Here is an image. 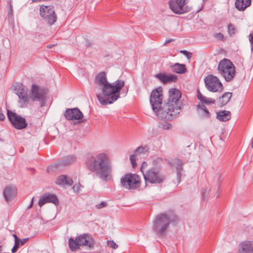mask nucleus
<instances>
[{
  "mask_svg": "<svg viewBox=\"0 0 253 253\" xmlns=\"http://www.w3.org/2000/svg\"><path fill=\"white\" fill-rule=\"evenodd\" d=\"M216 118L220 121L226 122L231 118V113L228 111H220L216 113Z\"/></svg>",
  "mask_w": 253,
  "mask_h": 253,
  "instance_id": "nucleus-24",
  "label": "nucleus"
},
{
  "mask_svg": "<svg viewBox=\"0 0 253 253\" xmlns=\"http://www.w3.org/2000/svg\"><path fill=\"white\" fill-rule=\"evenodd\" d=\"M64 115L69 120H80L83 117V113L78 108L67 109Z\"/></svg>",
  "mask_w": 253,
  "mask_h": 253,
  "instance_id": "nucleus-17",
  "label": "nucleus"
},
{
  "mask_svg": "<svg viewBox=\"0 0 253 253\" xmlns=\"http://www.w3.org/2000/svg\"><path fill=\"white\" fill-rule=\"evenodd\" d=\"M171 221L170 217L166 213L158 214L154 218L152 226V231L157 236L166 235Z\"/></svg>",
  "mask_w": 253,
  "mask_h": 253,
  "instance_id": "nucleus-4",
  "label": "nucleus"
},
{
  "mask_svg": "<svg viewBox=\"0 0 253 253\" xmlns=\"http://www.w3.org/2000/svg\"><path fill=\"white\" fill-rule=\"evenodd\" d=\"M54 46L53 44H49L46 46L47 48H50Z\"/></svg>",
  "mask_w": 253,
  "mask_h": 253,
  "instance_id": "nucleus-47",
  "label": "nucleus"
},
{
  "mask_svg": "<svg viewBox=\"0 0 253 253\" xmlns=\"http://www.w3.org/2000/svg\"><path fill=\"white\" fill-rule=\"evenodd\" d=\"M155 77L164 84L175 83L177 80L176 76L172 74L167 75L165 73L157 74L155 75Z\"/></svg>",
  "mask_w": 253,
  "mask_h": 253,
  "instance_id": "nucleus-20",
  "label": "nucleus"
},
{
  "mask_svg": "<svg viewBox=\"0 0 253 253\" xmlns=\"http://www.w3.org/2000/svg\"><path fill=\"white\" fill-rule=\"evenodd\" d=\"M197 98L202 103L208 105L215 103V101L214 99L206 97L201 93L199 89L197 90Z\"/></svg>",
  "mask_w": 253,
  "mask_h": 253,
  "instance_id": "nucleus-26",
  "label": "nucleus"
},
{
  "mask_svg": "<svg viewBox=\"0 0 253 253\" xmlns=\"http://www.w3.org/2000/svg\"><path fill=\"white\" fill-rule=\"evenodd\" d=\"M17 189L14 186H6L3 191V195L7 202L12 201L16 196Z\"/></svg>",
  "mask_w": 253,
  "mask_h": 253,
  "instance_id": "nucleus-19",
  "label": "nucleus"
},
{
  "mask_svg": "<svg viewBox=\"0 0 253 253\" xmlns=\"http://www.w3.org/2000/svg\"><path fill=\"white\" fill-rule=\"evenodd\" d=\"M87 168L102 180H106L111 171L110 160L107 154L102 153L88 157L85 161Z\"/></svg>",
  "mask_w": 253,
  "mask_h": 253,
  "instance_id": "nucleus-3",
  "label": "nucleus"
},
{
  "mask_svg": "<svg viewBox=\"0 0 253 253\" xmlns=\"http://www.w3.org/2000/svg\"><path fill=\"white\" fill-rule=\"evenodd\" d=\"M188 0H169V5L171 10L176 14L189 12L191 7L186 5Z\"/></svg>",
  "mask_w": 253,
  "mask_h": 253,
  "instance_id": "nucleus-10",
  "label": "nucleus"
},
{
  "mask_svg": "<svg viewBox=\"0 0 253 253\" xmlns=\"http://www.w3.org/2000/svg\"><path fill=\"white\" fill-rule=\"evenodd\" d=\"M40 11L41 17L49 25H53L56 21L57 16L53 6L42 5Z\"/></svg>",
  "mask_w": 253,
  "mask_h": 253,
  "instance_id": "nucleus-12",
  "label": "nucleus"
},
{
  "mask_svg": "<svg viewBox=\"0 0 253 253\" xmlns=\"http://www.w3.org/2000/svg\"><path fill=\"white\" fill-rule=\"evenodd\" d=\"M232 96L231 92H226L224 93L222 96L220 97L218 99V102L220 106H224L226 104Z\"/></svg>",
  "mask_w": 253,
  "mask_h": 253,
  "instance_id": "nucleus-27",
  "label": "nucleus"
},
{
  "mask_svg": "<svg viewBox=\"0 0 253 253\" xmlns=\"http://www.w3.org/2000/svg\"><path fill=\"white\" fill-rule=\"evenodd\" d=\"M252 0H236L235 3L236 8L239 11H244L251 4Z\"/></svg>",
  "mask_w": 253,
  "mask_h": 253,
  "instance_id": "nucleus-23",
  "label": "nucleus"
},
{
  "mask_svg": "<svg viewBox=\"0 0 253 253\" xmlns=\"http://www.w3.org/2000/svg\"><path fill=\"white\" fill-rule=\"evenodd\" d=\"M168 164L171 167H172V164L171 162H169V161L168 162Z\"/></svg>",
  "mask_w": 253,
  "mask_h": 253,
  "instance_id": "nucleus-49",
  "label": "nucleus"
},
{
  "mask_svg": "<svg viewBox=\"0 0 253 253\" xmlns=\"http://www.w3.org/2000/svg\"><path fill=\"white\" fill-rule=\"evenodd\" d=\"M214 37L218 41H224V37L223 34L221 33H215L214 34Z\"/></svg>",
  "mask_w": 253,
  "mask_h": 253,
  "instance_id": "nucleus-33",
  "label": "nucleus"
},
{
  "mask_svg": "<svg viewBox=\"0 0 253 253\" xmlns=\"http://www.w3.org/2000/svg\"><path fill=\"white\" fill-rule=\"evenodd\" d=\"M55 183L60 186H64L65 185L71 186L73 182L71 178L65 175H61L57 178Z\"/></svg>",
  "mask_w": 253,
  "mask_h": 253,
  "instance_id": "nucleus-22",
  "label": "nucleus"
},
{
  "mask_svg": "<svg viewBox=\"0 0 253 253\" xmlns=\"http://www.w3.org/2000/svg\"><path fill=\"white\" fill-rule=\"evenodd\" d=\"M29 240V238H25V239H23L22 240H20V241L19 242H20V244L21 245H24L27 241H28Z\"/></svg>",
  "mask_w": 253,
  "mask_h": 253,
  "instance_id": "nucleus-43",
  "label": "nucleus"
},
{
  "mask_svg": "<svg viewBox=\"0 0 253 253\" xmlns=\"http://www.w3.org/2000/svg\"><path fill=\"white\" fill-rule=\"evenodd\" d=\"M121 183L126 189L134 190L140 186L141 179L136 174L128 173L121 177Z\"/></svg>",
  "mask_w": 253,
  "mask_h": 253,
  "instance_id": "nucleus-7",
  "label": "nucleus"
},
{
  "mask_svg": "<svg viewBox=\"0 0 253 253\" xmlns=\"http://www.w3.org/2000/svg\"><path fill=\"white\" fill-rule=\"evenodd\" d=\"M76 160V157L74 155H69L64 158L63 160L61 162L56 163L53 165H51L48 169L47 170H54L55 169H58L60 166H67L71 164L74 162Z\"/></svg>",
  "mask_w": 253,
  "mask_h": 253,
  "instance_id": "nucleus-16",
  "label": "nucleus"
},
{
  "mask_svg": "<svg viewBox=\"0 0 253 253\" xmlns=\"http://www.w3.org/2000/svg\"><path fill=\"white\" fill-rule=\"evenodd\" d=\"M46 92L44 89L36 84L32 85L30 98L33 101H39L41 107L44 105Z\"/></svg>",
  "mask_w": 253,
  "mask_h": 253,
  "instance_id": "nucleus-11",
  "label": "nucleus"
},
{
  "mask_svg": "<svg viewBox=\"0 0 253 253\" xmlns=\"http://www.w3.org/2000/svg\"><path fill=\"white\" fill-rule=\"evenodd\" d=\"M149 151L148 147L145 145L144 146H140L138 147L135 150L134 154L136 155L138 154H145L147 152H148Z\"/></svg>",
  "mask_w": 253,
  "mask_h": 253,
  "instance_id": "nucleus-28",
  "label": "nucleus"
},
{
  "mask_svg": "<svg viewBox=\"0 0 253 253\" xmlns=\"http://www.w3.org/2000/svg\"><path fill=\"white\" fill-rule=\"evenodd\" d=\"M201 9H202V8H201L200 9H199V10L198 11V12H199L200 11H201Z\"/></svg>",
  "mask_w": 253,
  "mask_h": 253,
  "instance_id": "nucleus-50",
  "label": "nucleus"
},
{
  "mask_svg": "<svg viewBox=\"0 0 253 253\" xmlns=\"http://www.w3.org/2000/svg\"><path fill=\"white\" fill-rule=\"evenodd\" d=\"M169 93L168 101L163 107L162 87L156 88L151 93L150 103L152 109L157 117L161 120H172L180 113L181 92L175 88H171L169 89Z\"/></svg>",
  "mask_w": 253,
  "mask_h": 253,
  "instance_id": "nucleus-1",
  "label": "nucleus"
},
{
  "mask_svg": "<svg viewBox=\"0 0 253 253\" xmlns=\"http://www.w3.org/2000/svg\"><path fill=\"white\" fill-rule=\"evenodd\" d=\"M81 187V185L80 184V183H78L75 184L72 188L75 192L78 193L80 190Z\"/></svg>",
  "mask_w": 253,
  "mask_h": 253,
  "instance_id": "nucleus-39",
  "label": "nucleus"
},
{
  "mask_svg": "<svg viewBox=\"0 0 253 253\" xmlns=\"http://www.w3.org/2000/svg\"><path fill=\"white\" fill-rule=\"evenodd\" d=\"M239 253H253V240L244 241L239 245Z\"/></svg>",
  "mask_w": 253,
  "mask_h": 253,
  "instance_id": "nucleus-18",
  "label": "nucleus"
},
{
  "mask_svg": "<svg viewBox=\"0 0 253 253\" xmlns=\"http://www.w3.org/2000/svg\"><path fill=\"white\" fill-rule=\"evenodd\" d=\"M158 126L164 130H169L171 128V125L166 121H162L159 123Z\"/></svg>",
  "mask_w": 253,
  "mask_h": 253,
  "instance_id": "nucleus-29",
  "label": "nucleus"
},
{
  "mask_svg": "<svg viewBox=\"0 0 253 253\" xmlns=\"http://www.w3.org/2000/svg\"><path fill=\"white\" fill-rule=\"evenodd\" d=\"M107 203L106 202H101L100 204H97L96 205V208L97 209H101L103 208L106 207Z\"/></svg>",
  "mask_w": 253,
  "mask_h": 253,
  "instance_id": "nucleus-38",
  "label": "nucleus"
},
{
  "mask_svg": "<svg viewBox=\"0 0 253 253\" xmlns=\"http://www.w3.org/2000/svg\"><path fill=\"white\" fill-rule=\"evenodd\" d=\"M108 245L113 249H116L118 248V245L113 241H108L107 242Z\"/></svg>",
  "mask_w": 253,
  "mask_h": 253,
  "instance_id": "nucleus-36",
  "label": "nucleus"
},
{
  "mask_svg": "<svg viewBox=\"0 0 253 253\" xmlns=\"http://www.w3.org/2000/svg\"><path fill=\"white\" fill-rule=\"evenodd\" d=\"M147 166V163L144 162L142 163V166H141V171L143 172V169L146 168Z\"/></svg>",
  "mask_w": 253,
  "mask_h": 253,
  "instance_id": "nucleus-42",
  "label": "nucleus"
},
{
  "mask_svg": "<svg viewBox=\"0 0 253 253\" xmlns=\"http://www.w3.org/2000/svg\"><path fill=\"white\" fill-rule=\"evenodd\" d=\"M173 41H174L173 39H169V40H166L165 41V42H164V45H166V44H168V43H169V42H173Z\"/></svg>",
  "mask_w": 253,
  "mask_h": 253,
  "instance_id": "nucleus-45",
  "label": "nucleus"
},
{
  "mask_svg": "<svg viewBox=\"0 0 253 253\" xmlns=\"http://www.w3.org/2000/svg\"><path fill=\"white\" fill-rule=\"evenodd\" d=\"M15 93L18 96L19 99L24 102H28L29 98L27 95L26 87L20 83H16L13 85Z\"/></svg>",
  "mask_w": 253,
  "mask_h": 253,
  "instance_id": "nucleus-14",
  "label": "nucleus"
},
{
  "mask_svg": "<svg viewBox=\"0 0 253 253\" xmlns=\"http://www.w3.org/2000/svg\"><path fill=\"white\" fill-rule=\"evenodd\" d=\"M237 30L235 28L234 25L230 23L227 26V32L228 35L232 37L233 36L236 32Z\"/></svg>",
  "mask_w": 253,
  "mask_h": 253,
  "instance_id": "nucleus-30",
  "label": "nucleus"
},
{
  "mask_svg": "<svg viewBox=\"0 0 253 253\" xmlns=\"http://www.w3.org/2000/svg\"><path fill=\"white\" fill-rule=\"evenodd\" d=\"M4 115L1 112V110L0 111V121H4L5 119Z\"/></svg>",
  "mask_w": 253,
  "mask_h": 253,
  "instance_id": "nucleus-44",
  "label": "nucleus"
},
{
  "mask_svg": "<svg viewBox=\"0 0 253 253\" xmlns=\"http://www.w3.org/2000/svg\"><path fill=\"white\" fill-rule=\"evenodd\" d=\"M170 67L173 72L177 74H183L187 71L185 65L178 63L171 65Z\"/></svg>",
  "mask_w": 253,
  "mask_h": 253,
  "instance_id": "nucleus-25",
  "label": "nucleus"
},
{
  "mask_svg": "<svg viewBox=\"0 0 253 253\" xmlns=\"http://www.w3.org/2000/svg\"><path fill=\"white\" fill-rule=\"evenodd\" d=\"M95 83L102 87L103 96L97 94L99 102L104 105L112 104L120 97V92L125 85V82L118 80L113 83L108 82L106 73L104 71L99 73L95 77Z\"/></svg>",
  "mask_w": 253,
  "mask_h": 253,
  "instance_id": "nucleus-2",
  "label": "nucleus"
},
{
  "mask_svg": "<svg viewBox=\"0 0 253 253\" xmlns=\"http://www.w3.org/2000/svg\"><path fill=\"white\" fill-rule=\"evenodd\" d=\"M176 169V179L178 183L181 182L182 173L183 171L182 161L179 159H175L173 161Z\"/></svg>",
  "mask_w": 253,
  "mask_h": 253,
  "instance_id": "nucleus-21",
  "label": "nucleus"
},
{
  "mask_svg": "<svg viewBox=\"0 0 253 253\" xmlns=\"http://www.w3.org/2000/svg\"><path fill=\"white\" fill-rule=\"evenodd\" d=\"M163 159L161 157L154 158L152 161V164L155 167H158L163 162Z\"/></svg>",
  "mask_w": 253,
  "mask_h": 253,
  "instance_id": "nucleus-31",
  "label": "nucleus"
},
{
  "mask_svg": "<svg viewBox=\"0 0 253 253\" xmlns=\"http://www.w3.org/2000/svg\"><path fill=\"white\" fill-rule=\"evenodd\" d=\"M249 41L251 43L252 49H253V38L252 34L249 36Z\"/></svg>",
  "mask_w": 253,
  "mask_h": 253,
  "instance_id": "nucleus-41",
  "label": "nucleus"
},
{
  "mask_svg": "<svg viewBox=\"0 0 253 253\" xmlns=\"http://www.w3.org/2000/svg\"><path fill=\"white\" fill-rule=\"evenodd\" d=\"M204 83L208 90L211 92H221L223 85L219 79L213 75H209L205 77Z\"/></svg>",
  "mask_w": 253,
  "mask_h": 253,
  "instance_id": "nucleus-9",
  "label": "nucleus"
},
{
  "mask_svg": "<svg viewBox=\"0 0 253 253\" xmlns=\"http://www.w3.org/2000/svg\"><path fill=\"white\" fill-rule=\"evenodd\" d=\"M33 200H34V198H32V201H31V203L30 204L29 206L28 207V208H31L33 206Z\"/></svg>",
  "mask_w": 253,
  "mask_h": 253,
  "instance_id": "nucleus-46",
  "label": "nucleus"
},
{
  "mask_svg": "<svg viewBox=\"0 0 253 253\" xmlns=\"http://www.w3.org/2000/svg\"><path fill=\"white\" fill-rule=\"evenodd\" d=\"M198 107H200L201 109L202 110H203L206 114V116L208 118L210 117V112H209V111L207 110L206 107L203 105H202L201 107L200 106V105H198L197 106Z\"/></svg>",
  "mask_w": 253,
  "mask_h": 253,
  "instance_id": "nucleus-37",
  "label": "nucleus"
},
{
  "mask_svg": "<svg viewBox=\"0 0 253 253\" xmlns=\"http://www.w3.org/2000/svg\"><path fill=\"white\" fill-rule=\"evenodd\" d=\"M180 52L184 55L188 60L192 58V54L191 52H189L186 50H181Z\"/></svg>",
  "mask_w": 253,
  "mask_h": 253,
  "instance_id": "nucleus-35",
  "label": "nucleus"
},
{
  "mask_svg": "<svg viewBox=\"0 0 253 253\" xmlns=\"http://www.w3.org/2000/svg\"><path fill=\"white\" fill-rule=\"evenodd\" d=\"M217 69L219 73L224 78L226 81L230 82L234 78L235 68L230 60L226 58L221 60Z\"/></svg>",
  "mask_w": 253,
  "mask_h": 253,
  "instance_id": "nucleus-5",
  "label": "nucleus"
},
{
  "mask_svg": "<svg viewBox=\"0 0 253 253\" xmlns=\"http://www.w3.org/2000/svg\"><path fill=\"white\" fill-rule=\"evenodd\" d=\"M7 117L14 128L17 129H22L25 128L27 126L25 118L17 114L16 113L12 112L10 110H7Z\"/></svg>",
  "mask_w": 253,
  "mask_h": 253,
  "instance_id": "nucleus-13",
  "label": "nucleus"
},
{
  "mask_svg": "<svg viewBox=\"0 0 253 253\" xmlns=\"http://www.w3.org/2000/svg\"><path fill=\"white\" fill-rule=\"evenodd\" d=\"M146 185L147 183L160 184L165 180V176L159 169L152 168L145 172H143Z\"/></svg>",
  "mask_w": 253,
  "mask_h": 253,
  "instance_id": "nucleus-8",
  "label": "nucleus"
},
{
  "mask_svg": "<svg viewBox=\"0 0 253 253\" xmlns=\"http://www.w3.org/2000/svg\"><path fill=\"white\" fill-rule=\"evenodd\" d=\"M47 203H51L57 206L59 204V201L57 197L55 194L47 193L44 194L40 199L38 205L40 207H42L43 205Z\"/></svg>",
  "mask_w": 253,
  "mask_h": 253,
  "instance_id": "nucleus-15",
  "label": "nucleus"
},
{
  "mask_svg": "<svg viewBox=\"0 0 253 253\" xmlns=\"http://www.w3.org/2000/svg\"><path fill=\"white\" fill-rule=\"evenodd\" d=\"M136 154H134L130 156V161L133 168L136 166Z\"/></svg>",
  "mask_w": 253,
  "mask_h": 253,
  "instance_id": "nucleus-32",
  "label": "nucleus"
},
{
  "mask_svg": "<svg viewBox=\"0 0 253 253\" xmlns=\"http://www.w3.org/2000/svg\"><path fill=\"white\" fill-rule=\"evenodd\" d=\"M13 236L14 237L15 240L16 239L18 241V242L20 241L19 238H18V237L16 235H13Z\"/></svg>",
  "mask_w": 253,
  "mask_h": 253,
  "instance_id": "nucleus-48",
  "label": "nucleus"
},
{
  "mask_svg": "<svg viewBox=\"0 0 253 253\" xmlns=\"http://www.w3.org/2000/svg\"><path fill=\"white\" fill-rule=\"evenodd\" d=\"M8 4L9 5V10L8 11V15L10 17H12L13 16V8L12 5L11 3V0H10L8 2Z\"/></svg>",
  "mask_w": 253,
  "mask_h": 253,
  "instance_id": "nucleus-40",
  "label": "nucleus"
},
{
  "mask_svg": "<svg viewBox=\"0 0 253 253\" xmlns=\"http://www.w3.org/2000/svg\"><path fill=\"white\" fill-rule=\"evenodd\" d=\"M19 245H20L19 242H18L17 239H16L15 240L14 246L11 250L12 253H14L17 251V250L19 247Z\"/></svg>",
  "mask_w": 253,
  "mask_h": 253,
  "instance_id": "nucleus-34",
  "label": "nucleus"
},
{
  "mask_svg": "<svg viewBox=\"0 0 253 253\" xmlns=\"http://www.w3.org/2000/svg\"><path fill=\"white\" fill-rule=\"evenodd\" d=\"M93 240L87 234H83L79 236L74 240L73 238L69 239V246L71 251L74 252L80 248V246H86L89 248L93 247Z\"/></svg>",
  "mask_w": 253,
  "mask_h": 253,
  "instance_id": "nucleus-6",
  "label": "nucleus"
}]
</instances>
